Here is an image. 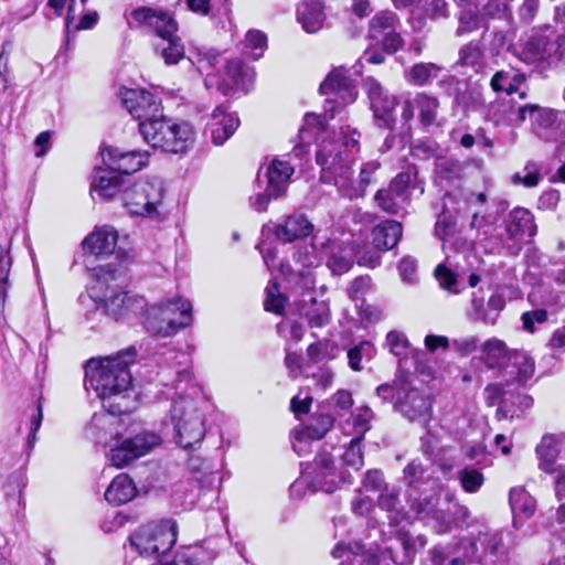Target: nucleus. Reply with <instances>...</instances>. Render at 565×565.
Listing matches in <instances>:
<instances>
[{
    "instance_id": "obj_1",
    "label": "nucleus",
    "mask_w": 565,
    "mask_h": 565,
    "mask_svg": "<svg viewBox=\"0 0 565 565\" xmlns=\"http://www.w3.org/2000/svg\"><path fill=\"white\" fill-rule=\"evenodd\" d=\"M134 353L127 351L111 356L90 359L85 366L86 387L96 392L104 402L118 399L116 403L104 404V407L113 415H119L128 411L126 393L131 386V374L128 369L129 360Z\"/></svg>"
},
{
    "instance_id": "obj_2",
    "label": "nucleus",
    "mask_w": 565,
    "mask_h": 565,
    "mask_svg": "<svg viewBox=\"0 0 565 565\" xmlns=\"http://www.w3.org/2000/svg\"><path fill=\"white\" fill-rule=\"evenodd\" d=\"M124 274V268L114 267L111 264L98 266L92 269L90 296L95 301L104 302L106 313L115 320L142 315L146 311L147 301L142 296L132 292H116L109 282Z\"/></svg>"
},
{
    "instance_id": "obj_3",
    "label": "nucleus",
    "mask_w": 565,
    "mask_h": 565,
    "mask_svg": "<svg viewBox=\"0 0 565 565\" xmlns=\"http://www.w3.org/2000/svg\"><path fill=\"white\" fill-rule=\"evenodd\" d=\"M189 60L196 70L205 74V87H216L223 94L239 84L243 73V63L239 60H225L222 55L209 47H193Z\"/></svg>"
},
{
    "instance_id": "obj_4",
    "label": "nucleus",
    "mask_w": 565,
    "mask_h": 565,
    "mask_svg": "<svg viewBox=\"0 0 565 565\" xmlns=\"http://www.w3.org/2000/svg\"><path fill=\"white\" fill-rule=\"evenodd\" d=\"M192 303L183 298L159 301L146 307L143 328L152 335L168 338L191 323Z\"/></svg>"
},
{
    "instance_id": "obj_5",
    "label": "nucleus",
    "mask_w": 565,
    "mask_h": 565,
    "mask_svg": "<svg viewBox=\"0 0 565 565\" xmlns=\"http://www.w3.org/2000/svg\"><path fill=\"white\" fill-rule=\"evenodd\" d=\"M170 417L175 431V441L182 448H193L203 440L204 416L193 399L183 396L175 399Z\"/></svg>"
},
{
    "instance_id": "obj_6",
    "label": "nucleus",
    "mask_w": 565,
    "mask_h": 565,
    "mask_svg": "<svg viewBox=\"0 0 565 565\" xmlns=\"http://www.w3.org/2000/svg\"><path fill=\"white\" fill-rule=\"evenodd\" d=\"M317 163L321 167V179L333 182L341 194L349 199L361 198L362 190L354 189L353 170L341 152L331 142L323 143L317 151Z\"/></svg>"
},
{
    "instance_id": "obj_7",
    "label": "nucleus",
    "mask_w": 565,
    "mask_h": 565,
    "mask_svg": "<svg viewBox=\"0 0 565 565\" xmlns=\"http://www.w3.org/2000/svg\"><path fill=\"white\" fill-rule=\"evenodd\" d=\"M177 522L171 519L141 526L130 537L131 546L143 556H158L169 552L177 542Z\"/></svg>"
},
{
    "instance_id": "obj_8",
    "label": "nucleus",
    "mask_w": 565,
    "mask_h": 565,
    "mask_svg": "<svg viewBox=\"0 0 565 565\" xmlns=\"http://www.w3.org/2000/svg\"><path fill=\"white\" fill-rule=\"evenodd\" d=\"M163 183L159 178L139 180L122 191V202L128 212L138 216H154L162 203Z\"/></svg>"
},
{
    "instance_id": "obj_9",
    "label": "nucleus",
    "mask_w": 565,
    "mask_h": 565,
    "mask_svg": "<svg viewBox=\"0 0 565 565\" xmlns=\"http://www.w3.org/2000/svg\"><path fill=\"white\" fill-rule=\"evenodd\" d=\"M161 444L160 435L145 430L110 447L107 459L111 466L124 468L150 454Z\"/></svg>"
},
{
    "instance_id": "obj_10",
    "label": "nucleus",
    "mask_w": 565,
    "mask_h": 565,
    "mask_svg": "<svg viewBox=\"0 0 565 565\" xmlns=\"http://www.w3.org/2000/svg\"><path fill=\"white\" fill-rule=\"evenodd\" d=\"M449 502L450 495H446L445 502H441L440 491L433 488L429 493L414 498L409 503V509L415 518L430 520L435 522L438 533H446L450 530L451 524Z\"/></svg>"
},
{
    "instance_id": "obj_11",
    "label": "nucleus",
    "mask_w": 565,
    "mask_h": 565,
    "mask_svg": "<svg viewBox=\"0 0 565 565\" xmlns=\"http://www.w3.org/2000/svg\"><path fill=\"white\" fill-rule=\"evenodd\" d=\"M303 478L310 481L315 490L332 493L341 483L348 482V475L335 465L333 456L327 450L319 452Z\"/></svg>"
},
{
    "instance_id": "obj_12",
    "label": "nucleus",
    "mask_w": 565,
    "mask_h": 565,
    "mask_svg": "<svg viewBox=\"0 0 565 565\" xmlns=\"http://www.w3.org/2000/svg\"><path fill=\"white\" fill-rule=\"evenodd\" d=\"M459 548L465 551L466 558L480 563H487V558L490 557V563L494 564L495 559L493 557L505 559L508 555V550L503 545L500 533H479L475 540L462 539Z\"/></svg>"
},
{
    "instance_id": "obj_13",
    "label": "nucleus",
    "mask_w": 565,
    "mask_h": 565,
    "mask_svg": "<svg viewBox=\"0 0 565 565\" xmlns=\"http://www.w3.org/2000/svg\"><path fill=\"white\" fill-rule=\"evenodd\" d=\"M371 109L379 127L393 129L395 124L394 109L397 105L395 96L388 95L379 82L369 78L365 82Z\"/></svg>"
},
{
    "instance_id": "obj_14",
    "label": "nucleus",
    "mask_w": 565,
    "mask_h": 565,
    "mask_svg": "<svg viewBox=\"0 0 565 565\" xmlns=\"http://www.w3.org/2000/svg\"><path fill=\"white\" fill-rule=\"evenodd\" d=\"M395 408L409 422L426 426L431 418L430 399L416 388L406 387L403 396L398 393Z\"/></svg>"
},
{
    "instance_id": "obj_15",
    "label": "nucleus",
    "mask_w": 565,
    "mask_h": 565,
    "mask_svg": "<svg viewBox=\"0 0 565 565\" xmlns=\"http://www.w3.org/2000/svg\"><path fill=\"white\" fill-rule=\"evenodd\" d=\"M100 154L107 168L119 174H130L141 170L149 159V152L146 150L122 151L114 147L103 149Z\"/></svg>"
},
{
    "instance_id": "obj_16",
    "label": "nucleus",
    "mask_w": 565,
    "mask_h": 565,
    "mask_svg": "<svg viewBox=\"0 0 565 565\" xmlns=\"http://www.w3.org/2000/svg\"><path fill=\"white\" fill-rule=\"evenodd\" d=\"M529 110L530 104L521 105L509 96L491 103L488 117L495 125L519 127L525 121Z\"/></svg>"
},
{
    "instance_id": "obj_17",
    "label": "nucleus",
    "mask_w": 565,
    "mask_h": 565,
    "mask_svg": "<svg viewBox=\"0 0 565 565\" xmlns=\"http://www.w3.org/2000/svg\"><path fill=\"white\" fill-rule=\"evenodd\" d=\"M122 103L129 114L139 120L154 117L161 111L160 103L153 94L145 89H128L124 93Z\"/></svg>"
},
{
    "instance_id": "obj_18",
    "label": "nucleus",
    "mask_w": 565,
    "mask_h": 565,
    "mask_svg": "<svg viewBox=\"0 0 565 565\" xmlns=\"http://www.w3.org/2000/svg\"><path fill=\"white\" fill-rule=\"evenodd\" d=\"M320 93L323 95L334 94L335 98L331 100L343 104L353 103L358 96V92L351 83L349 72L343 67L335 68L329 73L320 85Z\"/></svg>"
},
{
    "instance_id": "obj_19",
    "label": "nucleus",
    "mask_w": 565,
    "mask_h": 565,
    "mask_svg": "<svg viewBox=\"0 0 565 565\" xmlns=\"http://www.w3.org/2000/svg\"><path fill=\"white\" fill-rule=\"evenodd\" d=\"M238 126V117L234 113H228L227 108L221 105L211 114L206 129L211 135L212 142L221 146L235 132Z\"/></svg>"
},
{
    "instance_id": "obj_20",
    "label": "nucleus",
    "mask_w": 565,
    "mask_h": 565,
    "mask_svg": "<svg viewBox=\"0 0 565 565\" xmlns=\"http://www.w3.org/2000/svg\"><path fill=\"white\" fill-rule=\"evenodd\" d=\"M166 136L159 150L170 153L185 152L193 146L195 140L194 128L188 121L172 120Z\"/></svg>"
},
{
    "instance_id": "obj_21",
    "label": "nucleus",
    "mask_w": 565,
    "mask_h": 565,
    "mask_svg": "<svg viewBox=\"0 0 565 565\" xmlns=\"http://www.w3.org/2000/svg\"><path fill=\"white\" fill-rule=\"evenodd\" d=\"M117 239L118 234L114 227L99 226L84 238L82 247L86 254L104 257L115 252Z\"/></svg>"
},
{
    "instance_id": "obj_22",
    "label": "nucleus",
    "mask_w": 565,
    "mask_h": 565,
    "mask_svg": "<svg viewBox=\"0 0 565 565\" xmlns=\"http://www.w3.org/2000/svg\"><path fill=\"white\" fill-rule=\"evenodd\" d=\"M134 17L136 20L147 24L159 40L172 36L178 31V23L168 12L141 8L135 10Z\"/></svg>"
},
{
    "instance_id": "obj_23",
    "label": "nucleus",
    "mask_w": 565,
    "mask_h": 565,
    "mask_svg": "<svg viewBox=\"0 0 565 565\" xmlns=\"http://www.w3.org/2000/svg\"><path fill=\"white\" fill-rule=\"evenodd\" d=\"M313 228V224L305 214L295 213L289 215L284 223L276 225L274 234L279 241L291 243L309 236Z\"/></svg>"
},
{
    "instance_id": "obj_24",
    "label": "nucleus",
    "mask_w": 565,
    "mask_h": 565,
    "mask_svg": "<svg viewBox=\"0 0 565 565\" xmlns=\"http://www.w3.org/2000/svg\"><path fill=\"white\" fill-rule=\"evenodd\" d=\"M333 417L328 414L317 416L312 423L307 425L305 428L295 431V440L292 441V448L299 455L307 450L308 440L321 439L333 426Z\"/></svg>"
},
{
    "instance_id": "obj_25",
    "label": "nucleus",
    "mask_w": 565,
    "mask_h": 565,
    "mask_svg": "<svg viewBox=\"0 0 565 565\" xmlns=\"http://www.w3.org/2000/svg\"><path fill=\"white\" fill-rule=\"evenodd\" d=\"M505 230L509 237L516 243H521L525 237L532 238L536 234L532 213L522 207L514 209L508 216Z\"/></svg>"
},
{
    "instance_id": "obj_26",
    "label": "nucleus",
    "mask_w": 565,
    "mask_h": 565,
    "mask_svg": "<svg viewBox=\"0 0 565 565\" xmlns=\"http://www.w3.org/2000/svg\"><path fill=\"white\" fill-rule=\"evenodd\" d=\"M529 116L532 121L534 134L546 141L554 140L557 135V115L548 108H541L537 105L530 104Z\"/></svg>"
},
{
    "instance_id": "obj_27",
    "label": "nucleus",
    "mask_w": 565,
    "mask_h": 565,
    "mask_svg": "<svg viewBox=\"0 0 565 565\" xmlns=\"http://www.w3.org/2000/svg\"><path fill=\"white\" fill-rule=\"evenodd\" d=\"M172 120L160 111L154 117L141 120L139 122V132L149 146L159 149L162 140L167 137L166 135L168 129H170Z\"/></svg>"
},
{
    "instance_id": "obj_28",
    "label": "nucleus",
    "mask_w": 565,
    "mask_h": 565,
    "mask_svg": "<svg viewBox=\"0 0 565 565\" xmlns=\"http://www.w3.org/2000/svg\"><path fill=\"white\" fill-rule=\"evenodd\" d=\"M403 234L402 224L386 220L372 230L373 245L377 250L385 252L394 248Z\"/></svg>"
},
{
    "instance_id": "obj_29",
    "label": "nucleus",
    "mask_w": 565,
    "mask_h": 565,
    "mask_svg": "<svg viewBox=\"0 0 565 565\" xmlns=\"http://www.w3.org/2000/svg\"><path fill=\"white\" fill-rule=\"evenodd\" d=\"M297 20L306 32H318L326 20L324 3L319 0L301 3L297 9Z\"/></svg>"
},
{
    "instance_id": "obj_30",
    "label": "nucleus",
    "mask_w": 565,
    "mask_h": 565,
    "mask_svg": "<svg viewBox=\"0 0 565 565\" xmlns=\"http://www.w3.org/2000/svg\"><path fill=\"white\" fill-rule=\"evenodd\" d=\"M122 185L124 179L115 170L98 169L92 182V190L102 199L109 200L121 192Z\"/></svg>"
},
{
    "instance_id": "obj_31",
    "label": "nucleus",
    "mask_w": 565,
    "mask_h": 565,
    "mask_svg": "<svg viewBox=\"0 0 565 565\" xmlns=\"http://www.w3.org/2000/svg\"><path fill=\"white\" fill-rule=\"evenodd\" d=\"M524 82V74L510 70L497 72L492 76L490 85L494 92H505L507 97L518 94L519 98L523 100L526 98V90L522 88Z\"/></svg>"
},
{
    "instance_id": "obj_32",
    "label": "nucleus",
    "mask_w": 565,
    "mask_h": 565,
    "mask_svg": "<svg viewBox=\"0 0 565 565\" xmlns=\"http://www.w3.org/2000/svg\"><path fill=\"white\" fill-rule=\"evenodd\" d=\"M294 168L289 162L275 159L267 167L266 178L267 185L273 195H282L286 192Z\"/></svg>"
},
{
    "instance_id": "obj_33",
    "label": "nucleus",
    "mask_w": 565,
    "mask_h": 565,
    "mask_svg": "<svg viewBox=\"0 0 565 565\" xmlns=\"http://www.w3.org/2000/svg\"><path fill=\"white\" fill-rule=\"evenodd\" d=\"M137 493L132 479L127 473L116 476L105 492V499L115 505L129 502Z\"/></svg>"
},
{
    "instance_id": "obj_34",
    "label": "nucleus",
    "mask_w": 565,
    "mask_h": 565,
    "mask_svg": "<svg viewBox=\"0 0 565 565\" xmlns=\"http://www.w3.org/2000/svg\"><path fill=\"white\" fill-rule=\"evenodd\" d=\"M507 344L497 338L487 340L481 348V360L489 369H502L510 361Z\"/></svg>"
},
{
    "instance_id": "obj_35",
    "label": "nucleus",
    "mask_w": 565,
    "mask_h": 565,
    "mask_svg": "<svg viewBox=\"0 0 565 565\" xmlns=\"http://www.w3.org/2000/svg\"><path fill=\"white\" fill-rule=\"evenodd\" d=\"M559 441L554 436H544L536 447L539 468L546 473H554L558 467Z\"/></svg>"
},
{
    "instance_id": "obj_36",
    "label": "nucleus",
    "mask_w": 565,
    "mask_h": 565,
    "mask_svg": "<svg viewBox=\"0 0 565 565\" xmlns=\"http://www.w3.org/2000/svg\"><path fill=\"white\" fill-rule=\"evenodd\" d=\"M551 46V40L548 35L541 33L539 30H533L524 44L522 60L527 63H534L548 58V51Z\"/></svg>"
},
{
    "instance_id": "obj_37",
    "label": "nucleus",
    "mask_w": 565,
    "mask_h": 565,
    "mask_svg": "<svg viewBox=\"0 0 565 565\" xmlns=\"http://www.w3.org/2000/svg\"><path fill=\"white\" fill-rule=\"evenodd\" d=\"M379 507L388 513L390 522L398 525L402 521L411 519L407 512L402 511L398 498V490L387 487L380 493L377 500Z\"/></svg>"
},
{
    "instance_id": "obj_38",
    "label": "nucleus",
    "mask_w": 565,
    "mask_h": 565,
    "mask_svg": "<svg viewBox=\"0 0 565 565\" xmlns=\"http://www.w3.org/2000/svg\"><path fill=\"white\" fill-rule=\"evenodd\" d=\"M510 507L516 519H529L535 512V499L524 488H512L509 494Z\"/></svg>"
},
{
    "instance_id": "obj_39",
    "label": "nucleus",
    "mask_w": 565,
    "mask_h": 565,
    "mask_svg": "<svg viewBox=\"0 0 565 565\" xmlns=\"http://www.w3.org/2000/svg\"><path fill=\"white\" fill-rule=\"evenodd\" d=\"M444 67L436 63H416L406 73L405 78L414 86H426L438 77Z\"/></svg>"
},
{
    "instance_id": "obj_40",
    "label": "nucleus",
    "mask_w": 565,
    "mask_h": 565,
    "mask_svg": "<svg viewBox=\"0 0 565 565\" xmlns=\"http://www.w3.org/2000/svg\"><path fill=\"white\" fill-rule=\"evenodd\" d=\"M511 374H514L518 382L526 383L535 373V361L525 351L514 350L510 354Z\"/></svg>"
},
{
    "instance_id": "obj_41",
    "label": "nucleus",
    "mask_w": 565,
    "mask_h": 565,
    "mask_svg": "<svg viewBox=\"0 0 565 565\" xmlns=\"http://www.w3.org/2000/svg\"><path fill=\"white\" fill-rule=\"evenodd\" d=\"M154 52L163 58L167 65L177 64L184 57V47L175 34L159 40L154 44Z\"/></svg>"
},
{
    "instance_id": "obj_42",
    "label": "nucleus",
    "mask_w": 565,
    "mask_h": 565,
    "mask_svg": "<svg viewBox=\"0 0 565 565\" xmlns=\"http://www.w3.org/2000/svg\"><path fill=\"white\" fill-rule=\"evenodd\" d=\"M414 97L422 125L430 126L437 117V110L439 107L438 99L426 93H417Z\"/></svg>"
},
{
    "instance_id": "obj_43",
    "label": "nucleus",
    "mask_w": 565,
    "mask_h": 565,
    "mask_svg": "<svg viewBox=\"0 0 565 565\" xmlns=\"http://www.w3.org/2000/svg\"><path fill=\"white\" fill-rule=\"evenodd\" d=\"M372 418L373 412L369 406H361L356 408L347 422V424L351 426L350 433L362 439L365 433L371 428L370 423Z\"/></svg>"
},
{
    "instance_id": "obj_44",
    "label": "nucleus",
    "mask_w": 565,
    "mask_h": 565,
    "mask_svg": "<svg viewBox=\"0 0 565 565\" xmlns=\"http://www.w3.org/2000/svg\"><path fill=\"white\" fill-rule=\"evenodd\" d=\"M483 61V52L479 43L470 42L460 47L457 64L469 67H480Z\"/></svg>"
},
{
    "instance_id": "obj_45",
    "label": "nucleus",
    "mask_w": 565,
    "mask_h": 565,
    "mask_svg": "<svg viewBox=\"0 0 565 565\" xmlns=\"http://www.w3.org/2000/svg\"><path fill=\"white\" fill-rule=\"evenodd\" d=\"M374 200L379 207H381L384 212L391 214H399V212L404 209L403 204L406 201V198L399 199L394 195V192H391V189H382L379 190L374 196Z\"/></svg>"
},
{
    "instance_id": "obj_46",
    "label": "nucleus",
    "mask_w": 565,
    "mask_h": 565,
    "mask_svg": "<svg viewBox=\"0 0 565 565\" xmlns=\"http://www.w3.org/2000/svg\"><path fill=\"white\" fill-rule=\"evenodd\" d=\"M397 22V17L392 11H381L376 13L370 21L371 36L375 39L381 33L393 30Z\"/></svg>"
},
{
    "instance_id": "obj_47",
    "label": "nucleus",
    "mask_w": 565,
    "mask_h": 565,
    "mask_svg": "<svg viewBox=\"0 0 565 565\" xmlns=\"http://www.w3.org/2000/svg\"><path fill=\"white\" fill-rule=\"evenodd\" d=\"M458 480L462 489L468 493L477 492L484 483L481 471L472 467H466L458 472Z\"/></svg>"
},
{
    "instance_id": "obj_48",
    "label": "nucleus",
    "mask_w": 565,
    "mask_h": 565,
    "mask_svg": "<svg viewBox=\"0 0 565 565\" xmlns=\"http://www.w3.org/2000/svg\"><path fill=\"white\" fill-rule=\"evenodd\" d=\"M374 347L369 341H362L358 345L351 348L348 351V359H349V366L353 371H361L363 369L362 366V360H371L374 355Z\"/></svg>"
},
{
    "instance_id": "obj_49",
    "label": "nucleus",
    "mask_w": 565,
    "mask_h": 565,
    "mask_svg": "<svg viewBox=\"0 0 565 565\" xmlns=\"http://www.w3.org/2000/svg\"><path fill=\"white\" fill-rule=\"evenodd\" d=\"M342 461L348 467L359 470L364 465L363 451H362V439L354 437L351 439L349 447L342 454Z\"/></svg>"
},
{
    "instance_id": "obj_50",
    "label": "nucleus",
    "mask_w": 565,
    "mask_h": 565,
    "mask_svg": "<svg viewBox=\"0 0 565 565\" xmlns=\"http://www.w3.org/2000/svg\"><path fill=\"white\" fill-rule=\"evenodd\" d=\"M12 266L10 246L6 249L0 244V303H4L8 291V278Z\"/></svg>"
},
{
    "instance_id": "obj_51",
    "label": "nucleus",
    "mask_w": 565,
    "mask_h": 565,
    "mask_svg": "<svg viewBox=\"0 0 565 565\" xmlns=\"http://www.w3.org/2000/svg\"><path fill=\"white\" fill-rule=\"evenodd\" d=\"M286 297L280 294L276 282H269L266 288L264 307L266 311L281 315L285 308Z\"/></svg>"
},
{
    "instance_id": "obj_52",
    "label": "nucleus",
    "mask_w": 565,
    "mask_h": 565,
    "mask_svg": "<svg viewBox=\"0 0 565 565\" xmlns=\"http://www.w3.org/2000/svg\"><path fill=\"white\" fill-rule=\"evenodd\" d=\"M462 172V164L457 160L441 159L436 163V173L441 180L454 181L460 179Z\"/></svg>"
},
{
    "instance_id": "obj_53",
    "label": "nucleus",
    "mask_w": 565,
    "mask_h": 565,
    "mask_svg": "<svg viewBox=\"0 0 565 565\" xmlns=\"http://www.w3.org/2000/svg\"><path fill=\"white\" fill-rule=\"evenodd\" d=\"M542 179L540 170L535 163L529 162L524 167V174L521 172L514 173L511 178L513 184H523L526 188L536 186Z\"/></svg>"
},
{
    "instance_id": "obj_54",
    "label": "nucleus",
    "mask_w": 565,
    "mask_h": 565,
    "mask_svg": "<svg viewBox=\"0 0 565 565\" xmlns=\"http://www.w3.org/2000/svg\"><path fill=\"white\" fill-rule=\"evenodd\" d=\"M306 315L311 327H322L330 320V310L324 301H315Z\"/></svg>"
},
{
    "instance_id": "obj_55",
    "label": "nucleus",
    "mask_w": 565,
    "mask_h": 565,
    "mask_svg": "<svg viewBox=\"0 0 565 565\" xmlns=\"http://www.w3.org/2000/svg\"><path fill=\"white\" fill-rule=\"evenodd\" d=\"M460 542L456 546L438 545L430 550V559L433 565H445L456 554H462L465 551L459 548Z\"/></svg>"
},
{
    "instance_id": "obj_56",
    "label": "nucleus",
    "mask_w": 565,
    "mask_h": 565,
    "mask_svg": "<svg viewBox=\"0 0 565 565\" xmlns=\"http://www.w3.org/2000/svg\"><path fill=\"white\" fill-rule=\"evenodd\" d=\"M423 11L433 21L449 17V8L446 0H424Z\"/></svg>"
},
{
    "instance_id": "obj_57",
    "label": "nucleus",
    "mask_w": 565,
    "mask_h": 565,
    "mask_svg": "<svg viewBox=\"0 0 565 565\" xmlns=\"http://www.w3.org/2000/svg\"><path fill=\"white\" fill-rule=\"evenodd\" d=\"M404 479L411 488H416L424 480L426 469L419 460L411 461L404 468Z\"/></svg>"
},
{
    "instance_id": "obj_58",
    "label": "nucleus",
    "mask_w": 565,
    "mask_h": 565,
    "mask_svg": "<svg viewBox=\"0 0 565 565\" xmlns=\"http://www.w3.org/2000/svg\"><path fill=\"white\" fill-rule=\"evenodd\" d=\"M479 15L470 9H465L463 12L459 15V26L456 33L458 36H461L466 33L479 29Z\"/></svg>"
},
{
    "instance_id": "obj_59",
    "label": "nucleus",
    "mask_w": 565,
    "mask_h": 565,
    "mask_svg": "<svg viewBox=\"0 0 565 565\" xmlns=\"http://www.w3.org/2000/svg\"><path fill=\"white\" fill-rule=\"evenodd\" d=\"M386 343L394 355L404 356L407 354L408 341L403 333L391 331L386 337Z\"/></svg>"
},
{
    "instance_id": "obj_60",
    "label": "nucleus",
    "mask_w": 565,
    "mask_h": 565,
    "mask_svg": "<svg viewBox=\"0 0 565 565\" xmlns=\"http://www.w3.org/2000/svg\"><path fill=\"white\" fill-rule=\"evenodd\" d=\"M435 276L441 288L452 291L455 294L459 292L456 289L457 275L452 273L450 269H448L445 265H438L436 267Z\"/></svg>"
},
{
    "instance_id": "obj_61",
    "label": "nucleus",
    "mask_w": 565,
    "mask_h": 565,
    "mask_svg": "<svg viewBox=\"0 0 565 565\" xmlns=\"http://www.w3.org/2000/svg\"><path fill=\"white\" fill-rule=\"evenodd\" d=\"M245 45L252 50H260V53L253 54L254 60L259 58L267 46L266 34L258 30L248 31L245 35Z\"/></svg>"
},
{
    "instance_id": "obj_62",
    "label": "nucleus",
    "mask_w": 565,
    "mask_h": 565,
    "mask_svg": "<svg viewBox=\"0 0 565 565\" xmlns=\"http://www.w3.org/2000/svg\"><path fill=\"white\" fill-rule=\"evenodd\" d=\"M469 317L475 321H482L486 324H494L495 322V317H490L486 312L483 298L477 296H473L471 300Z\"/></svg>"
},
{
    "instance_id": "obj_63",
    "label": "nucleus",
    "mask_w": 565,
    "mask_h": 565,
    "mask_svg": "<svg viewBox=\"0 0 565 565\" xmlns=\"http://www.w3.org/2000/svg\"><path fill=\"white\" fill-rule=\"evenodd\" d=\"M388 486L385 483L383 473L380 470H369L365 473V478L363 481V488L366 491H373V492H382L384 491Z\"/></svg>"
},
{
    "instance_id": "obj_64",
    "label": "nucleus",
    "mask_w": 565,
    "mask_h": 565,
    "mask_svg": "<svg viewBox=\"0 0 565 565\" xmlns=\"http://www.w3.org/2000/svg\"><path fill=\"white\" fill-rule=\"evenodd\" d=\"M413 175L414 173L411 170L397 174L388 186L391 189V192H394V195L396 198L403 200V198H405V191L407 190L408 185L413 180Z\"/></svg>"
}]
</instances>
